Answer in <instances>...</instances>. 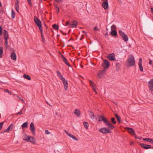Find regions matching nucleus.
I'll return each instance as SVG.
<instances>
[{
    "label": "nucleus",
    "mask_w": 153,
    "mask_h": 153,
    "mask_svg": "<svg viewBox=\"0 0 153 153\" xmlns=\"http://www.w3.org/2000/svg\"><path fill=\"white\" fill-rule=\"evenodd\" d=\"M52 27L53 29L57 30L59 28V26L56 24H54L52 25Z\"/></svg>",
    "instance_id": "e433bc0d"
},
{
    "label": "nucleus",
    "mask_w": 153,
    "mask_h": 153,
    "mask_svg": "<svg viewBox=\"0 0 153 153\" xmlns=\"http://www.w3.org/2000/svg\"><path fill=\"white\" fill-rule=\"evenodd\" d=\"M63 61L69 67H71V66L70 65L68 60L66 58L64 59Z\"/></svg>",
    "instance_id": "c756f323"
},
{
    "label": "nucleus",
    "mask_w": 153,
    "mask_h": 153,
    "mask_svg": "<svg viewBox=\"0 0 153 153\" xmlns=\"http://www.w3.org/2000/svg\"><path fill=\"white\" fill-rule=\"evenodd\" d=\"M22 110H21L20 111L18 112L16 114V115H21L22 114Z\"/></svg>",
    "instance_id": "864d4df0"
},
{
    "label": "nucleus",
    "mask_w": 153,
    "mask_h": 153,
    "mask_svg": "<svg viewBox=\"0 0 153 153\" xmlns=\"http://www.w3.org/2000/svg\"><path fill=\"white\" fill-rule=\"evenodd\" d=\"M111 120V122L113 124H115L116 123V121L115 120V119L114 118L112 117Z\"/></svg>",
    "instance_id": "ea45409f"
},
{
    "label": "nucleus",
    "mask_w": 153,
    "mask_h": 153,
    "mask_svg": "<svg viewBox=\"0 0 153 153\" xmlns=\"http://www.w3.org/2000/svg\"><path fill=\"white\" fill-rule=\"evenodd\" d=\"M127 65L129 67L134 66L135 64V60L134 57L132 55L130 58L128 59L126 61Z\"/></svg>",
    "instance_id": "f257e3e1"
},
{
    "label": "nucleus",
    "mask_w": 153,
    "mask_h": 153,
    "mask_svg": "<svg viewBox=\"0 0 153 153\" xmlns=\"http://www.w3.org/2000/svg\"><path fill=\"white\" fill-rule=\"evenodd\" d=\"M54 8H55L56 9H57V8H59V7H58L57 5L55 4V3H54Z\"/></svg>",
    "instance_id": "5fc2aeb1"
},
{
    "label": "nucleus",
    "mask_w": 153,
    "mask_h": 153,
    "mask_svg": "<svg viewBox=\"0 0 153 153\" xmlns=\"http://www.w3.org/2000/svg\"><path fill=\"white\" fill-rule=\"evenodd\" d=\"M19 1L18 0H16L15 4V7H19Z\"/></svg>",
    "instance_id": "79ce46f5"
},
{
    "label": "nucleus",
    "mask_w": 153,
    "mask_h": 153,
    "mask_svg": "<svg viewBox=\"0 0 153 153\" xmlns=\"http://www.w3.org/2000/svg\"><path fill=\"white\" fill-rule=\"evenodd\" d=\"M64 131L69 136L72 138L74 140H78V139L75 136L73 135L70 133H69L66 130H65Z\"/></svg>",
    "instance_id": "4468645a"
},
{
    "label": "nucleus",
    "mask_w": 153,
    "mask_h": 153,
    "mask_svg": "<svg viewBox=\"0 0 153 153\" xmlns=\"http://www.w3.org/2000/svg\"><path fill=\"white\" fill-rule=\"evenodd\" d=\"M142 59L141 58H140L139 59L138 62V66L140 68V70L141 71H143V67L142 65Z\"/></svg>",
    "instance_id": "2eb2a0df"
},
{
    "label": "nucleus",
    "mask_w": 153,
    "mask_h": 153,
    "mask_svg": "<svg viewBox=\"0 0 153 153\" xmlns=\"http://www.w3.org/2000/svg\"><path fill=\"white\" fill-rule=\"evenodd\" d=\"M97 116L98 118V120L99 122L102 121L105 123L107 120V119L104 117L103 115H100L99 114H97Z\"/></svg>",
    "instance_id": "423d86ee"
},
{
    "label": "nucleus",
    "mask_w": 153,
    "mask_h": 153,
    "mask_svg": "<svg viewBox=\"0 0 153 153\" xmlns=\"http://www.w3.org/2000/svg\"><path fill=\"white\" fill-rule=\"evenodd\" d=\"M90 117L91 119H92L93 120L96 121L97 120V117H95V116L94 115V113L91 111H90Z\"/></svg>",
    "instance_id": "a211bd4d"
},
{
    "label": "nucleus",
    "mask_w": 153,
    "mask_h": 153,
    "mask_svg": "<svg viewBox=\"0 0 153 153\" xmlns=\"http://www.w3.org/2000/svg\"><path fill=\"white\" fill-rule=\"evenodd\" d=\"M134 142H131V143H130V145H133V144H134Z\"/></svg>",
    "instance_id": "338daca9"
},
{
    "label": "nucleus",
    "mask_w": 153,
    "mask_h": 153,
    "mask_svg": "<svg viewBox=\"0 0 153 153\" xmlns=\"http://www.w3.org/2000/svg\"><path fill=\"white\" fill-rule=\"evenodd\" d=\"M116 29V26L114 25H113L111 27V30H115Z\"/></svg>",
    "instance_id": "a18cd8bd"
},
{
    "label": "nucleus",
    "mask_w": 153,
    "mask_h": 153,
    "mask_svg": "<svg viewBox=\"0 0 153 153\" xmlns=\"http://www.w3.org/2000/svg\"><path fill=\"white\" fill-rule=\"evenodd\" d=\"M11 57L12 59L15 60L16 59V56L15 53H12L11 55Z\"/></svg>",
    "instance_id": "b1692460"
},
{
    "label": "nucleus",
    "mask_w": 153,
    "mask_h": 153,
    "mask_svg": "<svg viewBox=\"0 0 153 153\" xmlns=\"http://www.w3.org/2000/svg\"><path fill=\"white\" fill-rule=\"evenodd\" d=\"M104 64L102 66L104 69H108L109 68L110 66V63L107 60H104L103 61Z\"/></svg>",
    "instance_id": "20e7f679"
},
{
    "label": "nucleus",
    "mask_w": 153,
    "mask_h": 153,
    "mask_svg": "<svg viewBox=\"0 0 153 153\" xmlns=\"http://www.w3.org/2000/svg\"><path fill=\"white\" fill-rule=\"evenodd\" d=\"M40 31L41 33V36L42 39V41L43 42H45V40L43 35V29L40 30Z\"/></svg>",
    "instance_id": "bb28decb"
},
{
    "label": "nucleus",
    "mask_w": 153,
    "mask_h": 153,
    "mask_svg": "<svg viewBox=\"0 0 153 153\" xmlns=\"http://www.w3.org/2000/svg\"><path fill=\"white\" fill-rule=\"evenodd\" d=\"M89 82H90V85L91 86L93 85H94V83L93 82H92V81H91L90 80H89Z\"/></svg>",
    "instance_id": "3c124183"
},
{
    "label": "nucleus",
    "mask_w": 153,
    "mask_h": 153,
    "mask_svg": "<svg viewBox=\"0 0 153 153\" xmlns=\"http://www.w3.org/2000/svg\"><path fill=\"white\" fill-rule=\"evenodd\" d=\"M99 132L102 133L104 134H105L111 132V131L107 127L102 128L99 130Z\"/></svg>",
    "instance_id": "7ed1b4c3"
},
{
    "label": "nucleus",
    "mask_w": 153,
    "mask_h": 153,
    "mask_svg": "<svg viewBox=\"0 0 153 153\" xmlns=\"http://www.w3.org/2000/svg\"><path fill=\"white\" fill-rule=\"evenodd\" d=\"M106 125L108 126L109 128L110 129H113L114 128V126H113L111 123L108 122V120L105 123Z\"/></svg>",
    "instance_id": "f8f14e48"
},
{
    "label": "nucleus",
    "mask_w": 153,
    "mask_h": 153,
    "mask_svg": "<svg viewBox=\"0 0 153 153\" xmlns=\"http://www.w3.org/2000/svg\"><path fill=\"white\" fill-rule=\"evenodd\" d=\"M29 137L30 136H27L26 134H24L23 136V139L24 140L26 141L27 142L30 141Z\"/></svg>",
    "instance_id": "f3484780"
},
{
    "label": "nucleus",
    "mask_w": 153,
    "mask_h": 153,
    "mask_svg": "<svg viewBox=\"0 0 153 153\" xmlns=\"http://www.w3.org/2000/svg\"><path fill=\"white\" fill-rule=\"evenodd\" d=\"M114 115L117 120L118 123H120L121 122L120 117L118 116V114L117 113L115 114Z\"/></svg>",
    "instance_id": "393cba45"
},
{
    "label": "nucleus",
    "mask_w": 153,
    "mask_h": 153,
    "mask_svg": "<svg viewBox=\"0 0 153 153\" xmlns=\"http://www.w3.org/2000/svg\"><path fill=\"white\" fill-rule=\"evenodd\" d=\"M111 34L113 36H116L117 35V33L116 30H112Z\"/></svg>",
    "instance_id": "5701e85b"
},
{
    "label": "nucleus",
    "mask_w": 153,
    "mask_h": 153,
    "mask_svg": "<svg viewBox=\"0 0 153 153\" xmlns=\"http://www.w3.org/2000/svg\"><path fill=\"white\" fill-rule=\"evenodd\" d=\"M23 77L25 78L28 80H30L31 79L30 77L28 75L24 74L23 75Z\"/></svg>",
    "instance_id": "7c9ffc66"
},
{
    "label": "nucleus",
    "mask_w": 153,
    "mask_h": 153,
    "mask_svg": "<svg viewBox=\"0 0 153 153\" xmlns=\"http://www.w3.org/2000/svg\"><path fill=\"white\" fill-rule=\"evenodd\" d=\"M94 30L96 31V30H98V29L97 27L96 26V27H95L94 28Z\"/></svg>",
    "instance_id": "4d7b16f0"
},
{
    "label": "nucleus",
    "mask_w": 153,
    "mask_h": 153,
    "mask_svg": "<svg viewBox=\"0 0 153 153\" xmlns=\"http://www.w3.org/2000/svg\"><path fill=\"white\" fill-rule=\"evenodd\" d=\"M15 12L14 10L13 9H12V12L11 13V17L13 19H14L15 18Z\"/></svg>",
    "instance_id": "f704fd0d"
},
{
    "label": "nucleus",
    "mask_w": 153,
    "mask_h": 153,
    "mask_svg": "<svg viewBox=\"0 0 153 153\" xmlns=\"http://www.w3.org/2000/svg\"><path fill=\"white\" fill-rule=\"evenodd\" d=\"M2 28L1 26H0V36L2 34Z\"/></svg>",
    "instance_id": "49530a36"
},
{
    "label": "nucleus",
    "mask_w": 153,
    "mask_h": 153,
    "mask_svg": "<svg viewBox=\"0 0 153 153\" xmlns=\"http://www.w3.org/2000/svg\"><path fill=\"white\" fill-rule=\"evenodd\" d=\"M4 123V121L0 123V131L2 129V127Z\"/></svg>",
    "instance_id": "a19ab883"
},
{
    "label": "nucleus",
    "mask_w": 153,
    "mask_h": 153,
    "mask_svg": "<svg viewBox=\"0 0 153 153\" xmlns=\"http://www.w3.org/2000/svg\"><path fill=\"white\" fill-rule=\"evenodd\" d=\"M15 9H16V11L18 12H19V7H15Z\"/></svg>",
    "instance_id": "052dcab7"
},
{
    "label": "nucleus",
    "mask_w": 153,
    "mask_h": 153,
    "mask_svg": "<svg viewBox=\"0 0 153 153\" xmlns=\"http://www.w3.org/2000/svg\"><path fill=\"white\" fill-rule=\"evenodd\" d=\"M102 6L105 9H107L108 7V2H103L102 4Z\"/></svg>",
    "instance_id": "dca6fc26"
},
{
    "label": "nucleus",
    "mask_w": 153,
    "mask_h": 153,
    "mask_svg": "<svg viewBox=\"0 0 153 153\" xmlns=\"http://www.w3.org/2000/svg\"><path fill=\"white\" fill-rule=\"evenodd\" d=\"M119 33L120 35L121 36H123V35H125V34L121 30H120L119 31Z\"/></svg>",
    "instance_id": "58836bf2"
},
{
    "label": "nucleus",
    "mask_w": 153,
    "mask_h": 153,
    "mask_svg": "<svg viewBox=\"0 0 153 153\" xmlns=\"http://www.w3.org/2000/svg\"><path fill=\"white\" fill-rule=\"evenodd\" d=\"M140 145L145 149H153V147H151L150 145H146L143 143H140Z\"/></svg>",
    "instance_id": "6e6552de"
},
{
    "label": "nucleus",
    "mask_w": 153,
    "mask_h": 153,
    "mask_svg": "<svg viewBox=\"0 0 153 153\" xmlns=\"http://www.w3.org/2000/svg\"><path fill=\"white\" fill-rule=\"evenodd\" d=\"M34 21L36 25L39 27V30L43 29L40 20L36 16L34 17Z\"/></svg>",
    "instance_id": "f03ea898"
},
{
    "label": "nucleus",
    "mask_w": 153,
    "mask_h": 153,
    "mask_svg": "<svg viewBox=\"0 0 153 153\" xmlns=\"http://www.w3.org/2000/svg\"><path fill=\"white\" fill-rule=\"evenodd\" d=\"M61 58L63 59V60L64 59L66 58L62 54H61Z\"/></svg>",
    "instance_id": "bf43d9fd"
},
{
    "label": "nucleus",
    "mask_w": 153,
    "mask_h": 153,
    "mask_svg": "<svg viewBox=\"0 0 153 153\" xmlns=\"http://www.w3.org/2000/svg\"><path fill=\"white\" fill-rule=\"evenodd\" d=\"M135 136V138L136 139H141L142 138V137H141L140 138H139L136 135V134H135V135H134Z\"/></svg>",
    "instance_id": "13d9d810"
},
{
    "label": "nucleus",
    "mask_w": 153,
    "mask_h": 153,
    "mask_svg": "<svg viewBox=\"0 0 153 153\" xmlns=\"http://www.w3.org/2000/svg\"><path fill=\"white\" fill-rule=\"evenodd\" d=\"M143 140L149 142L151 143H153V139L151 138H143Z\"/></svg>",
    "instance_id": "cd10ccee"
},
{
    "label": "nucleus",
    "mask_w": 153,
    "mask_h": 153,
    "mask_svg": "<svg viewBox=\"0 0 153 153\" xmlns=\"http://www.w3.org/2000/svg\"><path fill=\"white\" fill-rule=\"evenodd\" d=\"M28 126V123L26 122L24 123L21 126V127L22 128H27Z\"/></svg>",
    "instance_id": "c85d7f7f"
},
{
    "label": "nucleus",
    "mask_w": 153,
    "mask_h": 153,
    "mask_svg": "<svg viewBox=\"0 0 153 153\" xmlns=\"http://www.w3.org/2000/svg\"><path fill=\"white\" fill-rule=\"evenodd\" d=\"M105 36H108V33H107V32L106 33H105Z\"/></svg>",
    "instance_id": "774afa93"
},
{
    "label": "nucleus",
    "mask_w": 153,
    "mask_h": 153,
    "mask_svg": "<svg viewBox=\"0 0 153 153\" xmlns=\"http://www.w3.org/2000/svg\"><path fill=\"white\" fill-rule=\"evenodd\" d=\"M149 84L153 85V79H151L149 82Z\"/></svg>",
    "instance_id": "c03bdc74"
},
{
    "label": "nucleus",
    "mask_w": 153,
    "mask_h": 153,
    "mask_svg": "<svg viewBox=\"0 0 153 153\" xmlns=\"http://www.w3.org/2000/svg\"><path fill=\"white\" fill-rule=\"evenodd\" d=\"M107 58L111 61H114L116 60L115 58V55L114 53L109 54Z\"/></svg>",
    "instance_id": "1a4fd4ad"
},
{
    "label": "nucleus",
    "mask_w": 153,
    "mask_h": 153,
    "mask_svg": "<svg viewBox=\"0 0 153 153\" xmlns=\"http://www.w3.org/2000/svg\"><path fill=\"white\" fill-rule=\"evenodd\" d=\"M29 137L30 141H29L28 142H30L33 143V144H35L36 141L35 137L31 136H30Z\"/></svg>",
    "instance_id": "aec40b11"
},
{
    "label": "nucleus",
    "mask_w": 153,
    "mask_h": 153,
    "mask_svg": "<svg viewBox=\"0 0 153 153\" xmlns=\"http://www.w3.org/2000/svg\"><path fill=\"white\" fill-rule=\"evenodd\" d=\"M73 23L69 25L70 27H76L77 25V23L76 21H73Z\"/></svg>",
    "instance_id": "6ab92c4d"
},
{
    "label": "nucleus",
    "mask_w": 153,
    "mask_h": 153,
    "mask_svg": "<svg viewBox=\"0 0 153 153\" xmlns=\"http://www.w3.org/2000/svg\"><path fill=\"white\" fill-rule=\"evenodd\" d=\"M5 42L4 43V45L7 48H8L9 47L8 46V41H7V39H7V38H6V39H4Z\"/></svg>",
    "instance_id": "4c0bfd02"
},
{
    "label": "nucleus",
    "mask_w": 153,
    "mask_h": 153,
    "mask_svg": "<svg viewBox=\"0 0 153 153\" xmlns=\"http://www.w3.org/2000/svg\"><path fill=\"white\" fill-rule=\"evenodd\" d=\"M13 128V124H11L3 132H9L10 131H11Z\"/></svg>",
    "instance_id": "9b49d317"
},
{
    "label": "nucleus",
    "mask_w": 153,
    "mask_h": 153,
    "mask_svg": "<svg viewBox=\"0 0 153 153\" xmlns=\"http://www.w3.org/2000/svg\"><path fill=\"white\" fill-rule=\"evenodd\" d=\"M151 11L152 13L153 14V8L152 7L151 8Z\"/></svg>",
    "instance_id": "e2e57ef3"
},
{
    "label": "nucleus",
    "mask_w": 153,
    "mask_h": 153,
    "mask_svg": "<svg viewBox=\"0 0 153 153\" xmlns=\"http://www.w3.org/2000/svg\"><path fill=\"white\" fill-rule=\"evenodd\" d=\"M74 113V114L76 115V116L78 117H80V112L78 109H75Z\"/></svg>",
    "instance_id": "412c9836"
},
{
    "label": "nucleus",
    "mask_w": 153,
    "mask_h": 153,
    "mask_svg": "<svg viewBox=\"0 0 153 153\" xmlns=\"http://www.w3.org/2000/svg\"><path fill=\"white\" fill-rule=\"evenodd\" d=\"M29 4L30 5L32 6V3L31 0H27Z\"/></svg>",
    "instance_id": "de8ad7c7"
},
{
    "label": "nucleus",
    "mask_w": 153,
    "mask_h": 153,
    "mask_svg": "<svg viewBox=\"0 0 153 153\" xmlns=\"http://www.w3.org/2000/svg\"><path fill=\"white\" fill-rule=\"evenodd\" d=\"M91 86L92 87V88L93 90H95V89H96V87L95 85H93Z\"/></svg>",
    "instance_id": "8fccbe9b"
},
{
    "label": "nucleus",
    "mask_w": 153,
    "mask_h": 153,
    "mask_svg": "<svg viewBox=\"0 0 153 153\" xmlns=\"http://www.w3.org/2000/svg\"><path fill=\"white\" fill-rule=\"evenodd\" d=\"M83 124L85 128L86 129H88V123L87 122L84 121L83 122Z\"/></svg>",
    "instance_id": "c9c22d12"
},
{
    "label": "nucleus",
    "mask_w": 153,
    "mask_h": 153,
    "mask_svg": "<svg viewBox=\"0 0 153 153\" xmlns=\"http://www.w3.org/2000/svg\"><path fill=\"white\" fill-rule=\"evenodd\" d=\"M69 23H70L69 21L67 22L65 24V25L66 26H68V25L69 24Z\"/></svg>",
    "instance_id": "680f3d73"
},
{
    "label": "nucleus",
    "mask_w": 153,
    "mask_h": 153,
    "mask_svg": "<svg viewBox=\"0 0 153 153\" xmlns=\"http://www.w3.org/2000/svg\"><path fill=\"white\" fill-rule=\"evenodd\" d=\"M3 48L2 47H0V58L3 57Z\"/></svg>",
    "instance_id": "72a5a7b5"
},
{
    "label": "nucleus",
    "mask_w": 153,
    "mask_h": 153,
    "mask_svg": "<svg viewBox=\"0 0 153 153\" xmlns=\"http://www.w3.org/2000/svg\"><path fill=\"white\" fill-rule=\"evenodd\" d=\"M45 133L46 134H49L50 133L48 130H45Z\"/></svg>",
    "instance_id": "603ef678"
},
{
    "label": "nucleus",
    "mask_w": 153,
    "mask_h": 153,
    "mask_svg": "<svg viewBox=\"0 0 153 153\" xmlns=\"http://www.w3.org/2000/svg\"><path fill=\"white\" fill-rule=\"evenodd\" d=\"M30 129L33 135L34 136L35 133V129L34 123L33 122L31 123L30 125Z\"/></svg>",
    "instance_id": "39448f33"
},
{
    "label": "nucleus",
    "mask_w": 153,
    "mask_h": 153,
    "mask_svg": "<svg viewBox=\"0 0 153 153\" xmlns=\"http://www.w3.org/2000/svg\"><path fill=\"white\" fill-rule=\"evenodd\" d=\"M56 73L57 75L61 79L64 78V77L61 75V73L59 71H57Z\"/></svg>",
    "instance_id": "2f4dec72"
},
{
    "label": "nucleus",
    "mask_w": 153,
    "mask_h": 153,
    "mask_svg": "<svg viewBox=\"0 0 153 153\" xmlns=\"http://www.w3.org/2000/svg\"><path fill=\"white\" fill-rule=\"evenodd\" d=\"M57 2L59 3L62 1V0H55Z\"/></svg>",
    "instance_id": "6e6d98bb"
},
{
    "label": "nucleus",
    "mask_w": 153,
    "mask_h": 153,
    "mask_svg": "<svg viewBox=\"0 0 153 153\" xmlns=\"http://www.w3.org/2000/svg\"><path fill=\"white\" fill-rule=\"evenodd\" d=\"M149 90L152 91H153V85H149Z\"/></svg>",
    "instance_id": "37998d69"
},
{
    "label": "nucleus",
    "mask_w": 153,
    "mask_h": 153,
    "mask_svg": "<svg viewBox=\"0 0 153 153\" xmlns=\"http://www.w3.org/2000/svg\"><path fill=\"white\" fill-rule=\"evenodd\" d=\"M122 37L123 40L126 42L128 40V38L126 35L125 34L123 36H121Z\"/></svg>",
    "instance_id": "a878e982"
},
{
    "label": "nucleus",
    "mask_w": 153,
    "mask_h": 153,
    "mask_svg": "<svg viewBox=\"0 0 153 153\" xmlns=\"http://www.w3.org/2000/svg\"><path fill=\"white\" fill-rule=\"evenodd\" d=\"M126 128L127 129L128 132L130 134L132 135H135V133L134 131L132 128L126 127Z\"/></svg>",
    "instance_id": "9d476101"
},
{
    "label": "nucleus",
    "mask_w": 153,
    "mask_h": 153,
    "mask_svg": "<svg viewBox=\"0 0 153 153\" xmlns=\"http://www.w3.org/2000/svg\"><path fill=\"white\" fill-rule=\"evenodd\" d=\"M4 39H6V38H7V39H8V32L6 30H4Z\"/></svg>",
    "instance_id": "4be33fe9"
},
{
    "label": "nucleus",
    "mask_w": 153,
    "mask_h": 153,
    "mask_svg": "<svg viewBox=\"0 0 153 153\" xmlns=\"http://www.w3.org/2000/svg\"><path fill=\"white\" fill-rule=\"evenodd\" d=\"M152 60H150L149 61V63L150 65H152Z\"/></svg>",
    "instance_id": "0e129e2a"
},
{
    "label": "nucleus",
    "mask_w": 153,
    "mask_h": 153,
    "mask_svg": "<svg viewBox=\"0 0 153 153\" xmlns=\"http://www.w3.org/2000/svg\"><path fill=\"white\" fill-rule=\"evenodd\" d=\"M4 91L5 92L8 93L9 94H11V93L10 92L9 90L7 89H5Z\"/></svg>",
    "instance_id": "09e8293b"
},
{
    "label": "nucleus",
    "mask_w": 153,
    "mask_h": 153,
    "mask_svg": "<svg viewBox=\"0 0 153 153\" xmlns=\"http://www.w3.org/2000/svg\"><path fill=\"white\" fill-rule=\"evenodd\" d=\"M56 11L57 12V13H58L59 12V8H57V9H56Z\"/></svg>",
    "instance_id": "69168bd1"
},
{
    "label": "nucleus",
    "mask_w": 153,
    "mask_h": 153,
    "mask_svg": "<svg viewBox=\"0 0 153 153\" xmlns=\"http://www.w3.org/2000/svg\"><path fill=\"white\" fill-rule=\"evenodd\" d=\"M105 69H104L103 70L100 71L99 72L98 74V77L99 78H101L102 76L104 75L106 71Z\"/></svg>",
    "instance_id": "ddd939ff"
},
{
    "label": "nucleus",
    "mask_w": 153,
    "mask_h": 153,
    "mask_svg": "<svg viewBox=\"0 0 153 153\" xmlns=\"http://www.w3.org/2000/svg\"><path fill=\"white\" fill-rule=\"evenodd\" d=\"M116 70L118 71L120 68V64L118 62H117L116 63Z\"/></svg>",
    "instance_id": "473e14b6"
},
{
    "label": "nucleus",
    "mask_w": 153,
    "mask_h": 153,
    "mask_svg": "<svg viewBox=\"0 0 153 153\" xmlns=\"http://www.w3.org/2000/svg\"><path fill=\"white\" fill-rule=\"evenodd\" d=\"M61 80L63 83L64 87L65 90V91H67L68 89V83L67 81L64 78L61 79Z\"/></svg>",
    "instance_id": "0eeeda50"
}]
</instances>
